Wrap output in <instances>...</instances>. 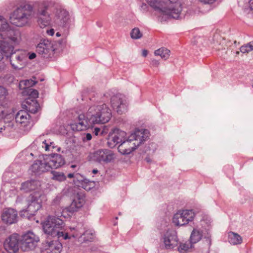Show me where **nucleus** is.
Listing matches in <instances>:
<instances>
[{"mask_svg":"<svg viewBox=\"0 0 253 253\" xmlns=\"http://www.w3.org/2000/svg\"><path fill=\"white\" fill-rule=\"evenodd\" d=\"M145 160L148 163L150 162L151 161L150 158H146Z\"/></svg>","mask_w":253,"mask_h":253,"instance_id":"obj_57","label":"nucleus"},{"mask_svg":"<svg viewBox=\"0 0 253 253\" xmlns=\"http://www.w3.org/2000/svg\"><path fill=\"white\" fill-rule=\"evenodd\" d=\"M16 44L12 43L6 38H3L2 40H0V61L4 57L8 58L9 52L13 49V45Z\"/></svg>","mask_w":253,"mask_h":253,"instance_id":"obj_20","label":"nucleus"},{"mask_svg":"<svg viewBox=\"0 0 253 253\" xmlns=\"http://www.w3.org/2000/svg\"><path fill=\"white\" fill-rule=\"evenodd\" d=\"M74 230H76V232L70 235V237L72 236L73 238H79L80 242H91L95 237L94 232L92 230H87L84 232H80L78 231L76 229L73 228Z\"/></svg>","mask_w":253,"mask_h":253,"instance_id":"obj_21","label":"nucleus"},{"mask_svg":"<svg viewBox=\"0 0 253 253\" xmlns=\"http://www.w3.org/2000/svg\"><path fill=\"white\" fill-rule=\"evenodd\" d=\"M111 117V110L106 104L93 105L89 108L85 115L80 114L70 126L73 131H83L92 125L105 124L109 122Z\"/></svg>","mask_w":253,"mask_h":253,"instance_id":"obj_2","label":"nucleus"},{"mask_svg":"<svg viewBox=\"0 0 253 253\" xmlns=\"http://www.w3.org/2000/svg\"><path fill=\"white\" fill-rule=\"evenodd\" d=\"M40 186V182L37 180H28L21 184L20 190L25 192L35 190Z\"/></svg>","mask_w":253,"mask_h":253,"instance_id":"obj_24","label":"nucleus"},{"mask_svg":"<svg viewBox=\"0 0 253 253\" xmlns=\"http://www.w3.org/2000/svg\"><path fill=\"white\" fill-rule=\"evenodd\" d=\"M149 7L146 3H142L140 6V10L142 12H146L148 11Z\"/></svg>","mask_w":253,"mask_h":253,"instance_id":"obj_46","label":"nucleus"},{"mask_svg":"<svg viewBox=\"0 0 253 253\" xmlns=\"http://www.w3.org/2000/svg\"><path fill=\"white\" fill-rule=\"evenodd\" d=\"M26 91L27 92L28 95L33 98V99H35L38 97L39 93L36 89L29 88L28 90H26Z\"/></svg>","mask_w":253,"mask_h":253,"instance_id":"obj_40","label":"nucleus"},{"mask_svg":"<svg viewBox=\"0 0 253 253\" xmlns=\"http://www.w3.org/2000/svg\"><path fill=\"white\" fill-rule=\"evenodd\" d=\"M155 55L156 56H160L161 58L164 60H166L169 58L170 54V50L162 47L155 50Z\"/></svg>","mask_w":253,"mask_h":253,"instance_id":"obj_34","label":"nucleus"},{"mask_svg":"<svg viewBox=\"0 0 253 253\" xmlns=\"http://www.w3.org/2000/svg\"><path fill=\"white\" fill-rule=\"evenodd\" d=\"M84 199L83 197L77 196L75 198L71 205L70 209L74 210V211H76L79 208L82 207L84 204Z\"/></svg>","mask_w":253,"mask_h":253,"instance_id":"obj_28","label":"nucleus"},{"mask_svg":"<svg viewBox=\"0 0 253 253\" xmlns=\"http://www.w3.org/2000/svg\"><path fill=\"white\" fill-rule=\"evenodd\" d=\"M91 161L100 164H107L115 158V154L112 150L107 149H99L89 155Z\"/></svg>","mask_w":253,"mask_h":253,"instance_id":"obj_7","label":"nucleus"},{"mask_svg":"<svg viewBox=\"0 0 253 253\" xmlns=\"http://www.w3.org/2000/svg\"><path fill=\"white\" fill-rule=\"evenodd\" d=\"M48 244V249H47L48 253H60L62 249V245L57 240H52L47 242Z\"/></svg>","mask_w":253,"mask_h":253,"instance_id":"obj_26","label":"nucleus"},{"mask_svg":"<svg viewBox=\"0 0 253 253\" xmlns=\"http://www.w3.org/2000/svg\"><path fill=\"white\" fill-rule=\"evenodd\" d=\"M72 168H74V167H75V166H74V165H72Z\"/></svg>","mask_w":253,"mask_h":253,"instance_id":"obj_60","label":"nucleus"},{"mask_svg":"<svg viewBox=\"0 0 253 253\" xmlns=\"http://www.w3.org/2000/svg\"><path fill=\"white\" fill-rule=\"evenodd\" d=\"M192 244L191 242H185L184 243H181L179 246L177 248L178 251L180 252H185L187 251L190 248L192 247Z\"/></svg>","mask_w":253,"mask_h":253,"instance_id":"obj_39","label":"nucleus"},{"mask_svg":"<svg viewBox=\"0 0 253 253\" xmlns=\"http://www.w3.org/2000/svg\"><path fill=\"white\" fill-rule=\"evenodd\" d=\"M202 231L200 229H194L191 232L190 242L194 244L198 242L202 238Z\"/></svg>","mask_w":253,"mask_h":253,"instance_id":"obj_30","label":"nucleus"},{"mask_svg":"<svg viewBox=\"0 0 253 253\" xmlns=\"http://www.w3.org/2000/svg\"><path fill=\"white\" fill-rule=\"evenodd\" d=\"M53 5L52 2L48 0L36 1L33 6L28 3L22 4L11 15L10 22L17 27L25 26L31 19L34 8L38 24L41 28H44L51 24Z\"/></svg>","mask_w":253,"mask_h":253,"instance_id":"obj_1","label":"nucleus"},{"mask_svg":"<svg viewBox=\"0 0 253 253\" xmlns=\"http://www.w3.org/2000/svg\"><path fill=\"white\" fill-rule=\"evenodd\" d=\"M16 125L14 120L5 122L2 127H0V133L5 136H9L10 133L13 132L16 128Z\"/></svg>","mask_w":253,"mask_h":253,"instance_id":"obj_25","label":"nucleus"},{"mask_svg":"<svg viewBox=\"0 0 253 253\" xmlns=\"http://www.w3.org/2000/svg\"><path fill=\"white\" fill-rule=\"evenodd\" d=\"M67 177L70 178H74V182L76 184L81 175L79 173H76L75 174L74 173H71L68 174Z\"/></svg>","mask_w":253,"mask_h":253,"instance_id":"obj_42","label":"nucleus"},{"mask_svg":"<svg viewBox=\"0 0 253 253\" xmlns=\"http://www.w3.org/2000/svg\"><path fill=\"white\" fill-rule=\"evenodd\" d=\"M37 83V82L32 80H26L21 81L19 84V87L21 89L28 90L31 88L30 87L33 86Z\"/></svg>","mask_w":253,"mask_h":253,"instance_id":"obj_33","label":"nucleus"},{"mask_svg":"<svg viewBox=\"0 0 253 253\" xmlns=\"http://www.w3.org/2000/svg\"><path fill=\"white\" fill-rule=\"evenodd\" d=\"M150 136L146 129H136L127 138L125 136L118 147V151L123 155H128L135 150L141 144L146 141Z\"/></svg>","mask_w":253,"mask_h":253,"instance_id":"obj_5","label":"nucleus"},{"mask_svg":"<svg viewBox=\"0 0 253 253\" xmlns=\"http://www.w3.org/2000/svg\"><path fill=\"white\" fill-rule=\"evenodd\" d=\"M46 33L49 36H53L54 34V30L53 29H50L46 31Z\"/></svg>","mask_w":253,"mask_h":253,"instance_id":"obj_51","label":"nucleus"},{"mask_svg":"<svg viewBox=\"0 0 253 253\" xmlns=\"http://www.w3.org/2000/svg\"><path fill=\"white\" fill-rule=\"evenodd\" d=\"M68 12L63 9H57L53 19V25L60 27H66L69 24Z\"/></svg>","mask_w":253,"mask_h":253,"instance_id":"obj_15","label":"nucleus"},{"mask_svg":"<svg viewBox=\"0 0 253 253\" xmlns=\"http://www.w3.org/2000/svg\"><path fill=\"white\" fill-rule=\"evenodd\" d=\"M92 138V135L90 133H87L85 134V136L83 138L84 141L90 140Z\"/></svg>","mask_w":253,"mask_h":253,"instance_id":"obj_47","label":"nucleus"},{"mask_svg":"<svg viewBox=\"0 0 253 253\" xmlns=\"http://www.w3.org/2000/svg\"><path fill=\"white\" fill-rule=\"evenodd\" d=\"M253 50V41L249 43L242 45L240 47V51L243 53H247Z\"/></svg>","mask_w":253,"mask_h":253,"instance_id":"obj_37","label":"nucleus"},{"mask_svg":"<svg viewBox=\"0 0 253 253\" xmlns=\"http://www.w3.org/2000/svg\"><path fill=\"white\" fill-rule=\"evenodd\" d=\"M61 200V195H57L53 200L52 202V204L53 205H58Z\"/></svg>","mask_w":253,"mask_h":253,"instance_id":"obj_44","label":"nucleus"},{"mask_svg":"<svg viewBox=\"0 0 253 253\" xmlns=\"http://www.w3.org/2000/svg\"><path fill=\"white\" fill-rule=\"evenodd\" d=\"M22 153L23 154L26 155L29 158V160L33 159V157L34 156L33 153H29L27 151H24Z\"/></svg>","mask_w":253,"mask_h":253,"instance_id":"obj_48","label":"nucleus"},{"mask_svg":"<svg viewBox=\"0 0 253 253\" xmlns=\"http://www.w3.org/2000/svg\"><path fill=\"white\" fill-rule=\"evenodd\" d=\"M49 167L46 159L44 158L42 160L35 161L31 166L30 169L35 175H40L42 173L49 171Z\"/></svg>","mask_w":253,"mask_h":253,"instance_id":"obj_19","label":"nucleus"},{"mask_svg":"<svg viewBox=\"0 0 253 253\" xmlns=\"http://www.w3.org/2000/svg\"><path fill=\"white\" fill-rule=\"evenodd\" d=\"M28 56V58L30 60H32L36 57V54L34 52L32 53H27V56Z\"/></svg>","mask_w":253,"mask_h":253,"instance_id":"obj_49","label":"nucleus"},{"mask_svg":"<svg viewBox=\"0 0 253 253\" xmlns=\"http://www.w3.org/2000/svg\"><path fill=\"white\" fill-rule=\"evenodd\" d=\"M52 179L59 182L64 181L66 179V176L62 172L52 171Z\"/></svg>","mask_w":253,"mask_h":253,"instance_id":"obj_35","label":"nucleus"},{"mask_svg":"<svg viewBox=\"0 0 253 253\" xmlns=\"http://www.w3.org/2000/svg\"><path fill=\"white\" fill-rule=\"evenodd\" d=\"M201 2H203L205 3H212L216 0H200Z\"/></svg>","mask_w":253,"mask_h":253,"instance_id":"obj_52","label":"nucleus"},{"mask_svg":"<svg viewBox=\"0 0 253 253\" xmlns=\"http://www.w3.org/2000/svg\"><path fill=\"white\" fill-rule=\"evenodd\" d=\"M239 51H237V54H239Z\"/></svg>","mask_w":253,"mask_h":253,"instance_id":"obj_61","label":"nucleus"},{"mask_svg":"<svg viewBox=\"0 0 253 253\" xmlns=\"http://www.w3.org/2000/svg\"><path fill=\"white\" fill-rule=\"evenodd\" d=\"M74 212V210L71 209L69 206L62 210L60 215L57 214L56 216H48L42 225L44 233L52 237H57L60 240L70 239V235L64 229V222L58 217L68 218Z\"/></svg>","mask_w":253,"mask_h":253,"instance_id":"obj_3","label":"nucleus"},{"mask_svg":"<svg viewBox=\"0 0 253 253\" xmlns=\"http://www.w3.org/2000/svg\"><path fill=\"white\" fill-rule=\"evenodd\" d=\"M30 116L28 113L25 111L21 110L19 111L15 116V123H19L23 126H27L30 122Z\"/></svg>","mask_w":253,"mask_h":253,"instance_id":"obj_23","label":"nucleus"},{"mask_svg":"<svg viewBox=\"0 0 253 253\" xmlns=\"http://www.w3.org/2000/svg\"><path fill=\"white\" fill-rule=\"evenodd\" d=\"M78 182L79 183H77L76 185H77L78 186L82 187L83 188L87 191L90 190L94 186L93 182L90 181L86 179H84L81 176V178H79Z\"/></svg>","mask_w":253,"mask_h":253,"instance_id":"obj_29","label":"nucleus"},{"mask_svg":"<svg viewBox=\"0 0 253 253\" xmlns=\"http://www.w3.org/2000/svg\"><path fill=\"white\" fill-rule=\"evenodd\" d=\"M148 54V51L146 50H143L142 51V55L144 57L146 56Z\"/></svg>","mask_w":253,"mask_h":253,"instance_id":"obj_55","label":"nucleus"},{"mask_svg":"<svg viewBox=\"0 0 253 253\" xmlns=\"http://www.w3.org/2000/svg\"><path fill=\"white\" fill-rule=\"evenodd\" d=\"M6 113L5 112L4 107L2 105H0V120L3 119Z\"/></svg>","mask_w":253,"mask_h":253,"instance_id":"obj_45","label":"nucleus"},{"mask_svg":"<svg viewBox=\"0 0 253 253\" xmlns=\"http://www.w3.org/2000/svg\"><path fill=\"white\" fill-rule=\"evenodd\" d=\"M19 235L13 234L5 240L4 248L8 253H16L19 249Z\"/></svg>","mask_w":253,"mask_h":253,"instance_id":"obj_16","label":"nucleus"},{"mask_svg":"<svg viewBox=\"0 0 253 253\" xmlns=\"http://www.w3.org/2000/svg\"><path fill=\"white\" fill-rule=\"evenodd\" d=\"M40 241L39 238L33 232L29 231L23 235L20 239V248L26 252L35 248Z\"/></svg>","mask_w":253,"mask_h":253,"instance_id":"obj_8","label":"nucleus"},{"mask_svg":"<svg viewBox=\"0 0 253 253\" xmlns=\"http://www.w3.org/2000/svg\"><path fill=\"white\" fill-rule=\"evenodd\" d=\"M92 172L94 174H96L97 173H98V170L97 169H93Z\"/></svg>","mask_w":253,"mask_h":253,"instance_id":"obj_56","label":"nucleus"},{"mask_svg":"<svg viewBox=\"0 0 253 253\" xmlns=\"http://www.w3.org/2000/svg\"><path fill=\"white\" fill-rule=\"evenodd\" d=\"M163 243L166 249H172L176 247L179 240L175 231L173 230H168L164 235Z\"/></svg>","mask_w":253,"mask_h":253,"instance_id":"obj_14","label":"nucleus"},{"mask_svg":"<svg viewBox=\"0 0 253 253\" xmlns=\"http://www.w3.org/2000/svg\"><path fill=\"white\" fill-rule=\"evenodd\" d=\"M155 11L168 18H181V4L178 0H146Z\"/></svg>","mask_w":253,"mask_h":253,"instance_id":"obj_4","label":"nucleus"},{"mask_svg":"<svg viewBox=\"0 0 253 253\" xmlns=\"http://www.w3.org/2000/svg\"><path fill=\"white\" fill-rule=\"evenodd\" d=\"M93 132L96 136L103 135L104 133H106V131L104 128H101L98 127H95L93 128Z\"/></svg>","mask_w":253,"mask_h":253,"instance_id":"obj_41","label":"nucleus"},{"mask_svg":"<svg viewBox=\"0 0 253 253\" xmlns=\"http://www.w3.org/2000/svg\"><path fill=\"white\" fill-rule=\"evenodd\" d=\"M253 50V41L249 43L242 45L240 47V51L243 53H247Z\"/></svg>","mask_w":253,"mask_h":253,"instance_id":"obj_36","label":"nucleus"},{"mask_svg":"<svg viewBox=\"0 0 253 253\" xmlns=\"http://www.w3.org/2000/svg\"><path fill=\"white\" fill-rule=\"evenodd\" d=\"M56 36L57 37H60L61 36V34H60L59 32H57L56 34Z\"/></svg>","mask_w":253,"mask_h":253,"instance_id":"obj_58","label":"nucleus"},{"mask_svg":"<svg viewBox=\"0 0 253 253\" xmlns=\"http://www.w3.org/2000/svg\"><path fill=\"white\" fill-rule=\"evenodd\" d=\"M14 48L9 52L8 57L13 68L19 69L22 68L27 59V52L24 51H13Z\"/></svg>","mask_w":253,"mask_h":253,"instance_id":"obj_9","label":"nucleus"},{"mask_svg":"<svg viewBox=\"0 0 253 253\" xmlns=\"http://www.w3.org/2000/svg\"><path fill=\"white\" fill-rule=\"evenodd\" d=\"M0 36L2 39L6 38L10 40L13 44H19L21 40V34L17 29L9 28L8 24L6 20L0 16Z\"/></svg>","mask_w":253,"mask_h":253,"instance_id":"obj_6","label":"nucleus"},{"mask_svg":"<svg viewBox=\"0 0 253 253\" xmlns=\"http://www.w3.org/2000/svg\"><path fill=\"white\" fill-rule=\"evenodd\" d=\"M39 140L42 141V147L44 148L45 151H52V150L55 148L54 143L51 141L50 139H44L43 140L41 136L37 139L36 141H38Z\"/></svg>","mask_w":253,"mask_h":253,"instance_id":"obj_32","label":"nucleus"},{"mask_svg":"<svg viewBox=\"0 0 253 253\" xmlns=\"http://www.w3.org/2000/svg\"><path fill=\"white\" fill-rule=\"evenodd\" d=\"M152 64L153 65L157 66L159 65V62L157 60L153 59L152 61Z\"/></svg>","mask_w":253,"mask_h":253,"instance_id":"obj_54","label":"nucleus"},{"mask_svg":"<svg viewBox=\"0 0 253 253\" xmlns=\"http://www.w3.org/2000/svg\"><path fill=\"white\" fill-rule=\"evenodd\" d=\"M249 6L250 9L253 12V0H250L249 1Z\"/></svg>","mask_w":253,"mask_h":253,"instance_id":"obj_53","label":"nucleus"},{"mask_svg":"<svg viewBox=\"0 0 253 253\" xmlns=\"http://www.w3.org/2000/svg\"><path fill=\"white\" fill-rule=\"evenodd\" d=\"M7 94V90L4 87L0 86V100L3 99Z\"/></svg>","mask_w":253,"mask_h":253,"instance_id":"obj_43","label":"nucleus"},{"mask_svg":"<svg viewBox=\"0 0 253 253\" xmlns=\"http://www.w3.org/2000/svg\"><path fill=\"white\" fill-rule=\"evenodd\" d=\"M1 217L3 222L7 224H12L17 221V212L13 209H7L1 214Z\"/></svg>","mask_w":253,"mask_h":253,"instance_id":"obj_22","label":"nucleus"},{"mask_svg":"<svg viewBox=\"0 0 253 253\" xmlns=\"http://www.w3.org/2000/svg\"><path fill=\"white\" fill-rule=\"evenodd\" d=\"M111 103L113 109L119 114L124 113L127 111V103L126 100L123 98L121 94L113 96L111 98Z\"/></svg>","mask_w":253,"mask_h":253,"instance_id":"obj_13","label":"nucleus"},{"mask_svg":"<svg viewBox=\"0 0 253 253\" xmlns=\"http://www.w3.org/2000/svg\"><path fill=\"white\" fill-rule=\"evenodd\" d=\"M28 201L27 209L25 212H28V214L31 215H34L42 207L41 194L38 192H34L29 197Z\"/></svg>","mask_w":253,"mask_h":253,"instance_id":"obj_12","label":"nucleus"},{"mask_svg":"<svg viewBox=\"0 0 253 253\" xmlns=\"http://www.w3.org/2000/svg\"><path fill=\"white\" fill-rule=\"evenodd\" d=\"M126 135L125 131L118 128H115L112 134H110L107 140V145L111 148H114L118 144L120 143Z\"/></svg>","mask_w":253,"mask_h":253,"instance_id":"obj_17","label":"nucleus"},{"mask_svg":"<svg viewBox=\"0 0 253 253\" xmlns=\"http://www.w3.org/2000/svg\"><path fill=\"white\" fill-rule=\"evenodd\" d=\"M195 215L192 210L180 211L174 215L173 222L177 226H183L192 221Z\"/></svg>","mask_w":253,"mask_h":253,"instance_id":"obj_10","label":"nucleus"},{"mask_svg":"<svg viewBox=\"0 0 253 253\" xmlns=\"http://www.w3.org/2000/svg\"><path fill=\"white\" fill-rule=\"evenodd\" d=\"M55 50L53 43L45 39L41 40L36 47V51L44 58L51 57L53 55Z\"/></svg>","mask_w":253,"mask_h":253,"instance_id":"obj_11","label":"nucleus"},{"mask_svg":"<svg viewBox=\"0 0 253 253\" xmlns=\"http://www.w3.org/2000/svg\"><path fill=\"white\" fill-rule=\"evenodd\" d=\"M114 225H116L117 224V223H114Z\"/></svg>","mask_w":253,"mask_h":253,"instance_id":"obj_62","label":"nucleus"},{"mask_svg":"<svg viewBox=\"0 0 253 253\" xmlns=\"http://www.w3.org/2000/svg\"><path fill=\"white\" fill-rule=\"evenodd\" d=\"M26 103L27 104L26 105L27 111L33 114H35L38 112L40 106L36 99H27Z\"/></svg>","mask_w":253,"mask_h":253,"instance_id":"obj_27","label":"nucleus"},{"mask_svg":"<svg viewBox=\"0 0 253 253\" xmlns=\"http://www.w3.org/2000/svg\"><path fill=\"white\" fill-rule=\"evenodd\" d=\"M228 241L232 245L240 244L242 242V238L238 234L230 232L228 234Z\"/></svg>","mask_w":253,"mask_h":253,"instance_id":"obj_31","label":"nucleus"},{"mask_svg":"<svg viewBox=\"0 0 253 253\" xmlns=\"http://www.w3.org/2000/svg\"><path fill=\"white\" fill-rule=\"evenodd\" d=\"M210 237H211V236L209 235V234H208V235L207 236L205 237V238L206 239V240L207 242L208 243V245H209V246H211V240Z\"/></svg>","mask_w":253,"mask_h":253,"instance_id":"obj_50","label":"nucleus"},{"mask_svg":"<svg viewBox=\"0 0 253 253\" xmlns=\"http://www.w3.org/2000/svg\"><path fill=\"white\" fill-rule=\"evenodd\" d=\"M46 160L49 167V170L51 169H57L61 168L65 164V160L63 156L58 154H53L46 158Z\"/></svg>","mask_w":253,"mask_h":253,"instance_id":"obj_18","label":"nucleus"},{"mask_svg":"<svg viewBox=\"0 0 253 253\" xmlns=\"http://www.w3.org/2000/svg\"><path fill=\"white\" fill-rule=\"evenodd\" d=\"M130 37L132 39H139L142 37V33L138 28H134L130 32Z\"/></svg>","mask_w":253,"mask_h":253,"instance_id":"obj_38","label":"nucleus"},{"mask_svg":"<svg viewBox=\"0 0 253 253\" xmlns=\"http://www.w3.org/2000/svg\"><path fill=\"white\" fill-rule=\"evenodd\" d=\"M60 148H58L57 150H58V151H60Z\"/></svg>","mask_w":253,"mask_h":253,"instance_id":"obj_59","label":"nucleus"}]
</instances>
